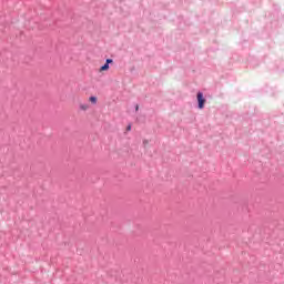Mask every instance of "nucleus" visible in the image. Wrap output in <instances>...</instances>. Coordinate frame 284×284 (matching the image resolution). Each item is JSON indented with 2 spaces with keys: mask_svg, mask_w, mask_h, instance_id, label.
Here are the masks:
<instances>
[{
  "mask_svg": "<svg viewBox=\"0 0 284 284\" xmlns=\"http://www.w3.org/2000/svg\"><path fill=\"white\" fill-rule=\"evenodd\" d=\"M197 102H199L200 110H203V108H205V98H203L202 92L197 93Z\"/></svg>",
  "mask_w": 284,
  "mask_h": 284,
  "instance_id": "obj_1",
  "label": "nucleus"
},
{
  "mask_svg": "<svg viewBox=\"0 0 284 284\" xmlns=\"http://www.w3.org/2000/svg\"><path fill=\"white\" fill-rule=\"evenodd\" d=\"M108 70H110V64L105 62V64L100 68V72H105Z\"/></svg>",
  "mask_w": 284,
  "mask_h": 284,
  "instance_id": "obj_2",
  "label": "nucleus"
},
{
  "mask_svg": "<svg viewBox=\"0 0 284 284\" xmlns=\"http://www.w3.org/2000/svg\"><path fill=\"white\" fill-rule=\"evenodd\" d=\"M80 110H82V112H87V110H90V105L89 104H80Z\"/></svg>",
  "mask_w": 284,
  "mask_h": 284,
  "instance_id": "obj_3",
  "label": "nucleus"
},
{
  "mask_svg": "<svg viewBox=\"0 0 284 284\" xmlns=\"http://www.w3.org/2000/svg\"><path fill=\"white\" fill-rule=\"evenodd\" d=\"M89 101L93 103V105H97V97H90Z\"/></svg>",
  "mask_w": 284,
  "mask_h": 284,
  "instance_id": "obj_4",
  "label": "nucleus"
},
{
  "mask_svg": "<svg viewBox=\"0 0 284 284\" xmlns=\"http://www.w3.org/2000/svg\"><path fill=\"white\" fill-rule=\"evenodd\" d=\"M108 65H110V63H112V59H106V62H105Z\"/></svg>",
  "mask_w": 284,
  "mask_h": 284,
  "instance_id": "obj_5",
  "label": "nucleus"
},
{
  "mask_svg": "<svg viewBox=\"0 0 284 284\" xmlns=\"http://www.w3.org/2000/svg\"><path fill=\"white\" fill-rule=\"evenodd\" d=\"M126 130L130 132V131L132 130V126L129 125V126L126 128Z\"/></svg>",
  "mask_w": 284,
  "mask_h": 284,
  "instance_id": "obj_6",
  "label": "nucleus"
},
{
  "mask_svg": "<svg viewBox=\"0 0 284 284\" xmlns=\"http://www.w3.org/2000/svg\"><path fill=\"white\" fill-rule=\"evenodd\" d=\"M135 110H139V105H136Z\"/></svg>",
  "mask_w": 284,
  "mask_h": 284,
  "instance_id": "obj_7",
  "label": "nucleus"
},
{
  "mask_svg": "<svg viewBox=\"0 0 284 284\" xmlns=\"http://www.w3.org/2000/svg\"><path fill=\"white\" fill-rule=\"evenodd\" d=\"M144 144H148V141H144Z\"/></svg>",
  "mask_w": 284,
  "mask_h": 284,
  "instance_id": "obj_8",
  "label": "nucleus"
}]
</instances>
